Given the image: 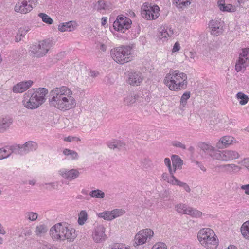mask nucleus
<instances>
[{
    "instance_id": "obj_1",
    "label": "nucleus",
    "mask_w": 249,
    "mask_h": 249,
    "mask_svg": "<svg viewBox=\"0 0 249 249\" xmlns=\"http://www.w3.org/2000/svg\"><path fill=\"white\" fill-rule=\"evenodd\" d=\"M72 94V91L67 87L55 88L50 92V105L62 111L73 108L76 102Z\"/></svg>"
},
{
    "instance_id": "obj_2",
    "label": "nucleus",
    "mask_w": 249,
    "mask_h": 249,
    "mask_svg": "<svg viewBox=\"0 0 249 249\" xmlns=\"http://www.w3.org/2000/svg\"><path fill=\"white\" fill-rule=\"evenodd\" d=\"M48 90L44 88L29 90L24 95L23 104L28 109L37 108L45 102Z\"/></svg>"
},
{
    "instance_id": "obj_3",
    "label": "nucleus",
    "mask_w": 249,
    "mask_h": 249,
    "mask_svg": "<svg viewBox=\"0 0 249 249\" xmlns=\"http://www.w3.org/2000/svg\"><path fill=\"white\" fill-rule=\"evenodd\" d=\"M164 83L173 91L185 89L187 86V76L179 70H170L169 73L166 75Z\"/></svg>"
},
{
    "instance_id": "obj_4",
    "label": "nucleus",
    "mask_w": 249,
    "mask_h": 249,
    "mask_svg": "<svg viewBox=\"0 0 249 249\" xmlns=\"http://www.w3.org/2000/svg\"><path fill=\"white\" fill-rule=\"evenodd\" d=\"M50 234L53 240L73 241L76 237L75 230L70 228L65 224L58 223L53 226L50 230Z\"/></svg>"
},
{
    "instance_id": "obj_5",
    "label": "nucleus",
    "mask_w": 249,
    "mask_h": 249,
    "mask_svg": "<svg viewBox=\"0 0 249 249\" xmlns=\"http://www.w3.org/2000/svg\"><path fill=\"white\" fill-rule=\"evenodd\" d=\"M198 239L201 245L207 249H216L218 239L214 231L210 228H203L198 232Z\"/></svg>"
},
{
    "instance_id": "obj_6",
    "label": "nucleus",
    "mask_w": 249,
    "mask_h": 249,
    "mask_svg": "<svg viewBox=\"0 0 249 249\" xmlns=\"http://www.w3.org/2000/svg\"><path fill=\"white\" fill-rule=\"evenodd\" d=\"M111 55L115 62L121 64L131 61L134 57L132 48L129 45L122 46L114 48L111 50Z\"/></svg>"
},
{
    "instance_id": "obj_7",
    "label": "nucleus",
    "mask_w": 249,
    "mask_h": 249,
    "mask_svg": "<svg viewBox=\"0 0 249 249\" xmlns=\"http://www.w3.org/2000/svg\"><path fill=\"white\" fill-rule=\"evenodd\" d=\"M51 47L50 42L43 40L38 44L32 45L30 47V52L34 57H41L47 53Z\"/></svg>"
},
{
    "instance_id": "obj_8",
    "label": "nucleus",
    "mask_w": 249,
    "mask_h": 249,
    "mask_svg": "<svg viewBox=\"0 0 249 249\" xmlns=\"http://www.w3.org/2000/svg\"><path fill=\"white\" fill-rule=\"evenodd\" d=\"M154 235V232L150 229L140 230L136 235L134 238V246L135 247L142 245L151 239Z\"/></svg>"
},
{
    "instance_id": "obj_9",
    "label": "nucleus",
    "mask_w": 249,
    "mask_h": 249,
    "mask_svg": "<svg viewBox=\"0 0 249 249\" xmlns=\"http://www.w3.org/2000/svg\"><path fill=\"white\" fill-rule=\"evenodd\" d=\"M199 147L203 152L205 156L218 160L220 150L216 146L214 147L209 143L200 142L199 144Z\"/></svg>"
},
{
    "instance_id": "obj_10",
    "label": "nucleus",
    "mask_w": 249,
    "mask_h": 249,
    "mask_svg": "<svg viewBox=\"0 0 249 249\" xmlns=\"http://www.w3.org/2000/svg\"><path fill=\"white\" fill-rule=\"evenodd\" d=\"M131 23L132 21L129 18L119 16L113 23V27L116 31L124 33L131 27Z\"/></svg>"
},
{
    "instance_id": "obj_11",
    "label": "nucleus",
    "mask_w": 249,
    "mask_h": 249,
    "mask_svg": "<svg viewBox=\"0 0 249 249\" xmlns=\"http://www.w3.org/2000/svg\"><path fill=\"white\" fill-rule=\"evenodd\" d=\"M242 52L240 54L239 59L235 65V70L237 72L240 71L243 69H245L248 65V57L249 53V48H246L242 49Z\"/></svg>"
},
{
    "instance_id": "obj_12",
    "label": "nucleus",
    "mask_w": 249,
    "mask_h": 249,
    "mask_svg": "<svg viewBox=\"0 0 249 249\" xmlns=\"http://www.w3.org/2000/svg\"><path fill=\"white\" fill-rule=\"evenodd\" d=\"M239 157V153L232 150H220L218 160L230 161L237 159Z\"/></svg>"
},
{
    "instance_id": "obj_13",
    "label": "nucleus",
    "mask_w": 249,
    "mask_h": 249,
    "mask_svg": "<svg viewBox=\"0 0 249 249\" xmlns=\"http://www.w3.org/2000/svg\"><path fill=\"white\" fill-rule=\"evenodd\" d=\"M58 174L62 178L69 181H71L77 178L80 175L79 172L77 169H68L66 168L59 170Z\"/></svg>"
},
{
    "instance_id": "obj_14",
    "label": "nucleus",
    "mask_w": 249,
    "mask_h": 249,
    "mask_svg": "<svg viewBox=\"0 0 249 249\" xmlns=\"http://www.w3.org/2000/svg\"><path fill=\"white\" fill-rule=\"evenodd\" d=\"M156 5L151 6L148 3H145L141 8V14L142 17L147 20L154 19V13H155Z\"/></svg>"
},
{
    "instance_id": "obj_15",
    "label": "nucleus",
    "mask_w": 249,
    "mask_h": 249,
    "mask_svg": "<svg viewBox=\"0 0 249 249\" xmlns=\"http://www.w3.org/2000/svg\"><path fill=\"white\" fill-rule=\"evenodd\" d=\"M30 0H19L15 6V11L21 14H26L33 9V7L29 3Z\"/></svg>"
},
{
    "instance_id": "obj_16",
    "label": "nucleus",
    "mask_w": 249,
    "mask_h": 249,
    "mask_svg": "<svg viewBox=\"0 0 249 249\" xmlns=\"http://www.w3.org/2000/svg\"><path fill=\"white\" fill-rule=\"evenodd\" d=\"M105 228L102 225L96 226L92 233L93 240L96 243L101 242L104 241L106 238V235L105 233Z\"/></svg>"
},
{
    "instance_id": "obj_17",
    "label": "nucleus",
    "mask_w": 249,
    "mask_h": 249,
    "mask_svg": "<svg viewBox=\"0 0 249 249\" xmlns=\"http://www.w3.org/2000/svg\"><path fill=\"white\" fill-rule=\"evenodd\" d=\"M33 84L32 80L22 81L17 83L13 87V91L15 93H22L27 90Z\"/></svg>"
},
{
    "instance_id": "obj_18",
    "label": "nucleus",
    "mask_w": 249,
    "mask_h": 249,
    "mask_svg": "<svg viewBox=\"0 0 249 249\" xmlns=\"http://www.w3.org/2000/svg\"><path fill=\"white\" fill-rule=\"evenodd\" d=\"M143 80L142 74L139 71H131L129 73L128 83L133 86L139 85Z\"/></svg>"
},
{
    "instance_id": "obj_19",
    "label": "nucleus",
    "mask_w": 249,
    "mask_h": 249,
    "mask_svg": "<svg viewBox=\"0 0 249 249\" xmlns=\"http://www.w3.org/2000/svg\"><path fill=\"white\" fill-rule=\"evenodd\" d=\"M234 138L231 136H225L221 137L216 142L215 146L217 149H223L231 145Z\"/></svg>"
},
{
    "instance_id": "obj_20",
    "label": "nucleus",
    "mask_w": 249,
    "mask_h": 249,
    "mask_svg": "<svg viewBox=\"0 0 249 249\" xmlns=\"http://www.w3.org/2000/svg\"><path fill=\"white\" fill-rule=\"evenodd\" d=\"M209 27L212 29V34L218 36L222 33L223 29L221 22L218 20H212L209 23Z\"/></svg>"
},
{
    "instance_id": "obj_21",
    "label": "nucleus",
    "mask_w": 249,
    "mask_h": 249,
    "mask_svg": "<svg viewBox=\"0 0 249 249\" xmlns=\"http://www.w3.org/2000/svg\"><path fill=\"white\" fill-rule=\"evenodd\" d=\"M13 123V119L10 117L0 119V133L6 131Z\"/></svg>"
},
{
    "instance_id": "obj_22",
    "label": "nucleus",
    "mask_w": 249,
    "mask_h": 249,
    "mask_svg": "<svg viewBox=\"0 0 249 249\" xmlns=\"http://www.w3.org/2000/svg\"><path fill=\"white\" fill-rule=\"evenodd\" d=\"M160 35H159V39L164 38L165 40L168 37L172 36L174 34L173 30L168 28L167 26H161L159 31Z\"/></svg>"
},
{
    "instance_id": "obj_23",
    "label": "nucleus",
    "mask_w": 249,
    "mask_h": 249,
    "mask_svg": "<svg viewBox=\"0 0 249 249\" xmlns=\"http://www.w3.org/2000/svg\"><path fill=\"white\" fill-rule=\"evenodd\" d=\"M24 154H26L29 152L36 150L38 147V144L34 141H28L24 144L22 145Z\"/></svg>"
},
{
    "instance_id": "obj_24",
    "label": "nucleus",
    "mask_w": 249,
    "mask_h": 249,
    "mask_svg": "<svg viewBox=\"0 0 249 249\" xmlns=\"http://www.w3.org/2000/svg\"><path fill=\"white\" fill-rule=\"evenodd\" d=\"M172 161L173 163V166L174 167V170L173 171L174 173L175 172L176 169L181 168V166L183 164V161L178 156L176 155H173L172 156Z\"/></svg>"
},
{
    "instance_id": "obj_25",
    "label": "nucleus",
    "mask_w": 249,
    "mask_h": 249,
    "mask_svg": "<svg viewBox=\"0 0 249 249\" xmlns=\"http://www.w3.org/2000/svg\"><path fill=\"white\" fill-rule=\"evenodd\" d=\"M48 231V228L46 225L41 224L37 226L35 230V233L37 236H42Z\"/></svg>"
},
{
    "instance_id": "obj_26",
    "label": "nucleus",
    "mask_w": 249,
    "mask_h": 249,
    "mask_svg": "<svg viewBox=\"0 0 249 249\" xmlns=\"http://www.w3.org/2000/svg\"><path fill=\"white\" fill-rule=\"evenodd\" d=\"M63 153L69 157V159L71 160H76L79 158L78 154L76 151L72 150L65 149Z\"/></svg>"
},
{
    "instance_id": "obj_27",
    "label": "nucleus",
    "mask_w": 249,
    "mask_h": 249,
    "mask_svg": "<svg viewBox=\"0 0 249 249\" xmlns=\"http://www.w3.org/2000/svg\"><path fill=\"white\" fill-rule=\"evenodd\" d=\"M241 232L244 238L249 240V220L242 224L241 227Z\"/></svg>"
},
{
    "instance_id": "obj_28",
    "label": "nucleus",
    "mask_w": 249,
    "mask_h": 249,
    "mask_svg": "<svg viewBox=\"0 0 249 249\" xmlns=\"http://www.w3.org/2000/svg\"><path fill=\"white\" fill-rule=\"evenodd\" d=\"M89 195L92 198L102 199L105 197V194L104 192L99 189H96L91 191Z\"/></svg>"
},
{
    "instance_id": "obj_29",
    "label": "nucleus",
    "mask_w": 249,
    "mask_h": 249,
    "mask_svg": "<svg viewBox=\"0 0 249 249\" xmlns=\"http://www.w3.org/2000/svg\"><path fill=\"white\" fill-rule=\"evenodd\" d=\"M28 31V29L24 27L20 28L15 36V41L18 42L21 41Z\"/></svg>"
},
{
    "instance_id": "obj_30",
    "label": "nucleus",
    "mask_w": 249,
    "mask_h": 249,
    "mask_svg": "<svg viewBox=\"0 0 249 249\" xmlns=\"http://www.w3.org/2000/svg\"><path fill=\"white\" fill-rule=\"evenodd\" d=\"M190 97V92L186 91L184 92L182 96L181 97L180 100V109L181 110H184V108L185 107L186 104L187 100L189 99Z\"/></svg>"
},
{
    "instance_id": "obj_31",
    "label": "nucleus",
    "mask_w": 249,
    "mask_h": 249,
    "mask_svg": "<svg viewBox=\"0 0 249 249\" xmlns=\"http://www.w3.org/2000/svg\"><path fill=\"white\" fill-rule=\"evenodd\" d=\"M124 145L123 142L119 140H114L107 143L108 147L111 149H120L121 147H124Z\"/></svg>"
},
{
    "instance_id": "obj_32",
    "label": "nucleus",
    "mask_w": 249,
    "mask_h": 249,
    "mask_svg": "<svg viewBox=\"0 0 249 249\" xmlns=\"http://www.w3.org/2000/svg\"><path fill=\"white\" fill-rule=\"evenodd\" d=\"M124 104L127 106L133 105L136 102V97L135 93H130L126 96L124 100Z\"/></svg>"
},
{
    "instance_id": "obj_33",
    "label": "nucleus",
    "mask_w": 249,
    "mask_h": 249,
    "mask_svg": "<svg viewBox=\"0 0 249 249\" xmlns=\"http://www.w3.org/2000/svg\"><path fill=\"white\" fill-rule=\"evenodd\" d=\"M9 150L11 153H14L21 155H24L22 145L19 144H14L10 146Z\"/></svg>"
},
{
    "instance_id": "obj_34",
    "label": "nucleus",
    "mask_w": 249,
    "mask_h": 249,
    "mask_svg": "<svg viewBox=\"0 0 249 249\" xmlns=\"http://www.w3.org/2000/svg\"><path fill=\"white\" fill-rule=\"evenodd\" d=\"M189 207L185 204L180 203L175 206V210L182 214H187Z\"/></svg>"
},
{
    "instance_id": "obj_35",
    "label": "nucleus",
    "mask_w": 249,
    "mask_h": 249,
    "mask_svg": "<svg viewBox=\"0 0 249 249\" xmlns=\"http://www.w3.org/2000/svg\"><path fill=\"white\" fill-rule=\"evenodd\" d=\"M72 28L73 27L72 21L63 23L62 24L59 25L58 26V30L61 32L71 31Z\"/></svg>"
},
{
    "instance_id": "obj_36",
    "label": "nucleus",
    "mask_w": 249,
    "mask_h": 249,
    "mask_svg": "<svg viewBox=\"0 0 249 249\" xmlns=\"http://www.w3.org/2000/svg\"><path fill=\"white\" fill-rule=\"evenodd\" d=\"M187 214L193 217L200 218L202 215V213L192 207H189Z\"/></svg>"
},
{
    "instance_id": "obj_37",
    "label": "nucleus",
    "mask_w": 249,
    "mask_h": 249,
    "mask_svg": "<svg viewBox=\"0 0 249 249\" xmlns=\"http://www.w3.org/2000/svg\"><path fill=\"white\" fill-rule=\"evenodd\" d=\"M173 3L178 8H183L191 3V0H174Z\"/></svg>"
},
{
    "instance_id": "obj_38",
    "label": "nucleus",
    "mask_w": 249,
    "mask_h": 249,
    "mask_svg": "<svg viewBox=\"0 0 249 249\" xmlns=\"http://www.w3.org/2000/svg\"><path fill=\"white\" fill-rule=\"evenodd\" d=\"M236 98L239 100L240 104L244 105L247 104L249 101V97L242 92H238L236 94Z\"/></svg>"
},
{
    "instance_id": "obj_39",
    "label": "nucleus",
    "mask_w": 249,
    "mask_h": 249,
    "mask_svg": "<svg viewBox=\"0 0 249 249\" xmlns=\"http://www.w3.org/2000/svg\"><path fill=\"white\" fill-rule=\"evenodd\" d=\"M136 97V101L139 102H143L144 101L146 102H149L150 98L148 95L145 96L143 92L140 91L137 94H135Z\"/></svg>"
},
{
    "instance_id": "obj_40",
    "label": "nucleus",
    "mask_w": 249,
    "mask_h": 249,
    "mask_svg": "<svg viewBox=\"0 0 249 249\" xmlns=\"http://www.w3.org/2000/svg\"><path fill=\"white\" fill-rule=\"evenodd\" d=\"M38 216L37 213L32 212H27L24 214L25 219L31 221L36 220L37 219Z\"/></svg>"
},
{
    "instance_id": "obj_41",
    "label": "nucleus",
    "mask_w": 249,
    "mask_h": 249,
    "mask_svg": "<svg viewBox=\"0 0 249 249\" xmlns=\"http://www.w3.org/2000/svg\"><path fill=\"white\" fill-rule=\"evenodd\" d=\"M88 215L85 211L82 210L79 214L78 222L80 225H83L87 220Z\"/></svg>"
},
{
    "instance_id": "obj_42",
    "label": "nucleus",
    "mask_w": 249,
    "mask_h": 249,
    "mask_svg": "<svg viewBox=\"0 0 249 249\" xmlns=\"http://www.w3.org/2000/svg\"><path fill=\"white\" fill-rule=\"evenodd\" d=\"M38 16L41 18L42 21L46 24H52L53 22V19L45 13H40Z\"/></svg>"
},
{
    "instance_id": "obj_43",
    "label": "nucleus",
    "mask_w": 249,
    "mask_h": 249,
    "mask_svg": "<svg viewBox=\"0 0 249 249\" xmlns=\"http://www.w3.org/2000/svg\"><path fill=\"white\" fill-rule=\"evenodd\" d=\"M98 216L108 221L113 219L111 211H105L100 213L98 214Z\"/></svg>"
},
{
    "instance_id": "obj_44",
    "label": "nucleus",
    "mask_w": 249,
    "mask_h": 249,
    "mask_svg": "<svg viewBox=\"0 0 249 249\" xmlns=\"http://www.w3.org/2000/svg\"><path fill=\"white\" fill-rule=\"evenodd\" d=\"M5 148H0V159H3L8 158L11 154L9 148L6 147Z\"/></svg>"
},
{
    "instance_id": "obj_45",
    "label": "nucleus",
    "mask_w": 249,
    "mask_h": 249,
    "mask_svg": "<svg viewBox=\"0 0 249 249\" xmlns=\"http://www.w3.org/2000/svg\"><path fill=\"white\" fill-rule=\"evenodd\" d=\"M111 213L113 219L122 215L124 213L125 211L122 209H114L111 211Z\"/></svg>"
},
{
    "instance_id": "obj_46",
    "label": "nucleus",
    "mask_w": 249,
    "mask_h": 249,
    "mask_svg": "<svg viewBox=\"0 0 249 249\" xmlns=\"http://www.w3.org/2000/svg\"><path fill=\"white\" fill-rule=\"evenodd\" d=\"M106 7V4L104 0H99L94 5V9L97 11L105 10Z\"/></svg>"
},
{
    "instance_id": "obj_47",
    "label": "nucleus",
    "mask_w": 249,
    "mask_h": 249,
    "mask_svg": "<svg viewBox=\"0 0 249 249\" xmlns=\"http://www.w3.org/2000/svg\"><path fill=\"white\" fill-rule=\"evenodd\" d=\"M196 53L195 52L189 51L187 53L186 56L188 58L190 62L195 61Z\"/></svg>"
},
{
    "instance_id": "obj_48",
    "label": "nucleus",
    "mask_w": 249,
    "mask_h": 249,
    "mask_svg": "<svg viewBox=\"0 0 249 249\" xmlns=\"http://www.w3.org/2000/svg\"><path fill=\"white\" fill-rule=\"evenodd\" d=\"M223 167H228V170L230 172L233 171L234 170H239L240 168L236 165L234 164H228L222 165Z\"/></svg>"
},
{
    "instance_id": "obj_49",
    "label": "nucleus",
    "mask_w": 249,
    "mask_h": 249,
    "mask_svg": "<svg viewBox=\"0 0 249 249\" xmlns=\"http://www.w3.org/2000/svg\"><path fill=\"white\" fill-rule=\"evenodd\" d=\"M232 7L231 5L229 4L227 5H225V4H219V9L223 11H228V12H232L233 10L231 9V7Z\"/></svg>"
},
{
    "instance_id": "obj_50",
    "label": "nucleus",
    "mask_w": 249,
    "mask_h": 249,
    "mask_svg": "<svg viewBox=\"0 0 249 249\" xmlns=\"http://www.w3.org/2000/svg\"><path fill=\"white\" fill-rule=\"evenodd\" d=\"M171 177L167 179V182L173 185H178V182L179 181L178 179H176L175 176L173 174H171Z\"/></svg>"
},
{
    "instance_id": "obj_51",
    "label": "nucleus",
    "mask_w": 249,
    "mask_h": 249,
    "mask_svg": "<svg viewBox=\"0 0 249 249\" xmlns=\"http://www.w3.org/2000/svg\"><path fill=\"white\" fill-rule=\"evenodd\" d=\"M178 186L182 187L183 188V189L188 193H190L191 191V189L189 187V186L186 183L181 182L179 181L178 182Z\"/></svg>"
},
{
    "instance_id": "obj_52",
    "label": "nucleus",
    "mask_w": 249,
    "mask_h": 249,
    "mask_svg": "<svg viewBox=\"0 0 249 249\" xmlns=\"http://www.w3.org/2000/svg\"><path fill=\"white\" fill-rule=\"evenodd\" d=\"M164 163L167 166V167H168V168L169 169V170L170 174H173V171H172V170L171 169L170 160L169 158H165V160H164Z\"/></svg>"
},
{
    "instance_id": "obj_53",
    "label": "nucleus",
    "mask_w": 249,
    "mask_h": 249,
    "mask_svg": "<svg viewBox=\"0 0 249 249\" xmlns=\"http://www.w3.org/2000/svg\"><path fill=\"white\" fill-rule=\"evenodd\" d=\"M169 192L168 191L164 190L162 192H161L160 194V196L162 198H168L169 196Z\"/></svg>"
},
{
    "instance_id": "obj_54",
    "label": "nucleus",
    "mask_w": 249,
    "mask_h": 249,
    "mask_svg": "<svg viewBox=\"0 0 249 249\" xmlns=\"http://www.w3.org/2000/svg\"><path fill=\"white\" fill-rule=\"evenodd\" d=\"M143 166L144 168L147 169L148 167H150L151 165V162L148 159H144L143 161L142 162Z\"/></svg>"
},
{
    "instance_id": "obj_55",
    "label": "nucleus",
    "mask_w": 249,
    "mask_h": 249,
    "mask_svg": "<svg viewBox=\"0 0 249 249\" xmlns=\"http://www.w3.org/2000/svg\"><path fill=\"white\" fill-rule=\"evenodd\" d=\"M157 249H167L166 244L163 242L157 243Z\"/></svg>"
},
{
    "instance_id": "obj_56",
    "label": "nucleus",
    "mask_w": 249,
    "mask_h": 249,
    "mask_svg": "<svg viewBox=\"0 0 249 249\" xmlns=\"http://www.w3.org/2000/svg\"><path fill=\"white\" fill-rule=\"evenodd\" d=\"M241 189L245 191V193L246 195H249V184L242 185L241 186Z\"/></svg>"
},
{
    "instance_id": "obj_57",
    "label": "nucleus",
    "mask_w": 249,
    "mask_h": 249,
    "mask_svg": "<svg viewBox=\"0 0 249 249\" xmlns=\"http://www.w3.org/2000/svg\"><path fill=\"white\" fill-rule=\"evenodd\" d=\"M46 185H49L51 188L54 189H58V183L57 182L46 183Z\"/></svg>"
},
{
    "instance_id": "obj_58",
    "label": "nucleus",
    "mask_w": 249,
    "mask_h": 249,
    "mask_svg": "<svg viewBox=\"0 0 249 249\" xmlns=\"http://www.w3.org/2000/svg\"><path fill=\"white\" fill-rule=\"evenodd\" d=\"M180 50V44L178 42H177L175 43L172 52H176Z\"/></svg>"
},
{
    "instance_id": "obj_59",
    "label": "nucleus",
    "mask_w": 249,
    "mask_h": 249,
    "mask_svg": "<svg viewBox=\"0 0 249 249\" xmlns=\"http://www.w3.org/2000/svg\"><path fill=\"white\" fill-rule=\"evenodd\" d=\"M173 145L175 146L184 149L186 148L185 145L179 142H176L175 143H173Z\"/></svg>"
},
{
    "instance_id": "obj_60",
    "label": "nucleus",
    "mask_w": 249,
    "mask_h": 249,
    "mask_svg": "<svg viewBox=\"0 0 249 249\" xmlns=\"http://www.w3.org/2000/svg\"><path fill=\"white\" fill-rule=\"evenodd\" d=\"M31 234H32V231L30 229L26 230L24 232V234L26 236H29L31 235Z\"/></svg>"
},
{
    "instance_id": "obj_61",
    "label": "nucleus",
    "mask_w": 249,
    "mask_h": 249,
    "mask_svg": "<svg viewBox=\"0 0 249 249\" xmlns=\"http://www.w3.org/2000/svg\"><path fill=\"white\" fill-rule=\"evenodd\" d=\"M99 74V72L96 71H91L90 72V76L93 77H96Z\"/></svg>"
},
{
    "instance_id": "obj_62",
    "label": "nucleus",
    "mask_w": 249,
    "mask_h": 249,
    "mask_svg": "<svg viewBox=\"0 0 249 249\" xmlns=\"http://www.w3.org/2000/svg\"><path fill=\"white\" fill-rule=\"evenodd\" d=\"M162 179L164 180L167 181V179L170 178L167 173H163L162 175Z\"/></svg>"
},
{
    "instance_id": "obj_63",
    "label": "nucleus",
    "mask_w": 249,
    "mask_h": 249,
    "mask_svg": "<svg viewBox=\"0 0 249 249\" xmlns=\"http://www.w3.org/2000/svg\"><path fill=\"white\" fill-rule=\"evenodd\" d=\"M243 165L246 167V165H249V159H245L243 161Z\"/></svg>"
},
{
    "instance_id": "obj_64",
    "label": "nucleus",
    "mask_w": 249,
    "mask_h": 249,
    "mask_svg": "<svg viewBox=\"0 0 249 249\" xmlns=\"http://www.w3.org/2000/svg\"><path fill=\"white\" fill-rule=\"evenodd\" d=\"M111 249H127L126 248H122L120 247V245H115Z\"/></svg>"
}]
</instances>
